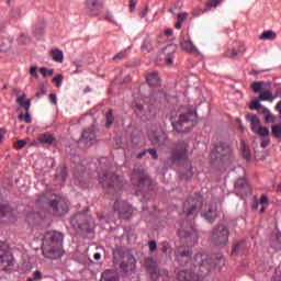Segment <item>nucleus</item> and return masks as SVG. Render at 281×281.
I'll return each instance as SVG.
<instances>
[{
	"label": "nucleus",
	"mask_w": 281,
	"mask_h": 281,
	"mask_svg": "<svg viewBox=\"0 0 281 281\" xmlns=\"http://www.w3.org/2000/svg\"><path fill=\"white\" fill-rule=\"evenodd\" d=\"M49 101H50V103L56 105L57 104V95L55 93H50Z\"/></svg>",
	"instance_id": "55"
},
{
	"label": "nucleus",
	"mask_w": 281,
	"mask_h": 281,
	"mask_svg": "<svg viewBox=\"0 0 281 281\" xmlns=\"http://www.w3.org/2000/svg\"><path fill=\"white\" fill-rule=\"evenodd\" d=\"M259 38L263 41H274L277 38V33H274V31H263Z\"/></svg>",
	"instance_id": "29"
},
{
	"label": "nucleus",
	"mask_w": 281,
	"mask_h": 281,
	"mask_svg": "<svg viewBox=\"0 0 281 281\" xmlns=\"http://www.w3.org/2000/svg\"><path fill=\"white\" fill-rule=\"evenodd\" d=\"M274 99H276V97H273V94L270 90H266V91L261 92L259 95V100L262 102H266V101L273 102Z\"/></svg>",
	"instance_id": "28"
},
{
	"label": "nucleus",
	"mask_w": 281,
	"mask_h": 281,
	"mask_svg": "<svg viewBox=\"0 0 281 281\" xmlns=\"http://www.w3.org/2000/svg\"><path fill=\"white\" fill-rule=\"evenodd\" d=\"M245 241H239L233 246L232 255H240V250L244 248Z\"/></svg>",
	"instance_id": "38"
},
{
	"label": "nucleus",
	"mask_w": 281,
	"mask_h": 281,
	"mask_svg": "<svg viewBox=\"0 0 281 281\" xmlns=\"http://www.w3.org/2000/svg\"><path fill=\"white\" fill-rule=\"evenodd\" d=\"M64 76L63 75H57L53 81L56 83V87H61V82H63Z\"/></svg>",
	"instance_id": "47"
},
{
	"label": "nucleus",
	"mask_w": 281,
	"mask_h": 281,
	"mask_svg": "<svg viewBox=\"0 0 281 281\" xmlns=\"http://www.w3.org/2000/svg\"><path fill=\"white\" fill-rule=\"evenodd\" d=\"M25 145H26V140H16L14 144V148L16 150H20V149L24 148Z\"/></svg>",
	"instance_id": "46"
},
{
	"label": "nucleus",
	"mask_w": 281,
	"mask_h": 281,
	"mask_svg": "<svg viewBox=\"0 0 281 281\" xmlns=\"http://www.w3.org/2000/svg\"><path fill=\"white\" fill-rule=\"evenodd\" d=\"M115 117L113 115V110L109 109L105 113V127L110 128L114 124Z\"/></svg>",
	"instance_id": "27"
},
{
	"label": "nucleus",
	"mask_w": 281,
	"mask_h": 281,
	"mask_svg": "<svg viewBox=\"0 0 281 281\" xmlns=\"http://www.w3.org/2000/svg\"><path fill=\"white\" fill-rule=\"evenodd\" d=\"M132 182L136 186V192H146L153 190V181L144 172H138L134 170L132 173Z\"/></svg>",
	"instance_id": "9"
},
{
	"label": "nucleus",
	"mask_w": 281,
	"mask_h": 281,
	"mask_svg": "<svg viewBox=\"0 0 281 281\" xmlns=\"http://www.w3.org/2000/svg\"><path fill=\"white\" fill-rule=\"evenodd\" d=\"M210 240L214 246L226 247L229 243V227L225 224H218L213 227Z\"/></svg>",
	"instance_id": "8"
},
{
	"label": "nucleus",
	"mask_w": 281,
	"mask_h": 281,
	"mask_svg": "<svg viewBox=\"0 0 281 281\" xmlns=\"http://www.w3.org/2000/svg\"><path fill=\"white\" fill-rule=\"evenodd\" d=\"M201 216L207 221L210 224H213L217 218V206L215 203L207 204L205 209L201 212Z\"/></svg>",
	"instance_id": "18"
},
{
	"label": "nucleus",
	"mask_w": 281,
	"mask_h": 281,
	"mask_svg": "<svg viewBox=\"0 0 281 281\" xmlns=\"http://www.w3.org/2000/svg\"><path fill=\"white\" fill-rule=\"evenodd\" d=\"M97 142V134L93 127L85 128L79 138L81 148H90Z\"/></svg>",
	"instance_id": "13"
},
{
	"label": "nucleus",
	"mask_w": 281,
	"mask_h": 281,
	"mask_svg": "<svg viewBox=\"0 0 281 281\" xmlns=\"http://www.w3.org/2000/svg\"><path fill=\"white\" fill-rule=\"evenodd\" d=\"M24 100H25V94L19 97V98H18V103H19V105H22V104L25 102Z\"/></svg>",
	"instance_id": "63"
},
{
	"label": "nucleus",
	"mask_w": 281,
	"mask_h": 281,
	"mask_svg": "<svg viewBox=\"0 0 281 281\" xmlns=\"http://www.w3.org/2000/svg\"><path fill=\"white\" fill-rule=\"evenodd\" d=\"M189 145L188 143H178L173 149H171L170 161L173 165H180L189 159Z\"/></svg>",
	"instance_id": "11"
},
{
	"label": "nucleus",
	"mask_w": 281,
	"mask_h": 281,
	"mask_svg": "<svg viewBox=\"0 0 281 281\" xmlns=\"http://www.w3.org/2000/svg\"><path fill=\"white\" fill-rule=\"evenodd\" d=\"M131 48L128 47L127 49L119 53L117 55H115L113 57V60H117V59H124L126 57V52L130 50Z\"/></svg>",
	"instance_id": "45"
},
{
	"label": "nucleus",
	"mask_w": 281,
	"mask_h": 281,
	"mask_svg": "<svg viewBox=\"0 0 281 281\" xmlns=\"http://www.w3.org/2000/svg\"><path fill=\"white\" fill-rule=\"evenodd\" d=\"M249 109L251 111H258V110L262 109V105L260 104V102L258 100H254V101H251Z\"/></svg>",
	"instance_id": "40"
},
{
	"label": "nucleus",
	"mask_w": 281,
	"mask_h": 281,
	"mask_svg": "<svg viewBox=\"0 0 281 281\" xmlns=\"http://www.w3.org/2000/svg\"><path fill=\"white\" fill-rule=\"evenodd\" d=\"M203 205V198L200 194L189 196L182 207V213L187 218V222L195 220Z\"/></svg>",
	"instance_id": "7"
},
{
	"label": "nucleus",
	"mask_w": 281,
	"mask_h": 281,
	"mask_svg": "<svg viewBox=\"0 0 281 281\" xmlns=\"http://www.w3.org/2000/svg\"><path fill=\"white\" fill-rule=\"evenodd\" d=\"M224 262L223 255H209L198 252L193 257L192 271H180L178 272V279L180 281H199L200 277L206 276L211 270L218 265Z\"/></svg>",
	"instance_id": "1"
},
{
	"label": "nucleus",
	"mask_w": 281,
	"mask_h": 281,
	"mask_svg": "<svg viewBox=\"0 0 281 281\" xmlns=\"http://www.w3.org/2000/svg\"><path fill=\"white\" fill-rule=\"evenodd\" d=\"M53 59L57 63H61L64 60V53L59 49H55L52 52Z\"/></svg>",
	"instance_id": "33"
},
{
	"label": "nucleus",
	"mask_w": 281,
	"mask_h": 281,
	"mask_svg": "<svg viewBox=\"0 0 281 281\" xmlns=\"http://www.w3.org/2000/svg\"><path fill=\"white\" fill-rule=\"evenodd\" d=\"M43 32H44V29H42V26H41L40 29H35L34 35H35V36L42 35Z\"/></svg>",
	"instance_id": "60"
},
{
	"label": "nucleus",
	"mask_w": 281,
	"mask_h": 281,
	"mask_svg": "<svg viewBox=\"0 0 281 281\" xmlns=\"http://www.w3.org/2000/svg\"><path fill=\"white\" fill-rule=\"evenodd\" d=\"M150 142L154 146L161 147L168 143V135L161 130L149 133Z\"/></svg>",
	"instance_id": "17"
},
{
	"label": "nucleus",
	"mask_w": 281,
	"mask_h": 281,
	"mask_svg": "<svg viewBox=\"0 0 281 281\" xmlns=\"http://www.w3.org/2000/svg\"><path fill=\"white\" fill-rule=\"evenodd\" d=\"M243 156L247 160L250 158V151H249L248 147L246 145H244V143H243Z\"/></svg>",
	"instance_id": "48"
},
{
	"label": "nucleus",
	"mask_w": 281,
	"mask_h": 281,
	"mask_svg": "<svg viewBox=\"0 0 281 281\" xmlns=\"http://www.w3.org/2000/svg\"><path fill=\"white\" fill-rule=\"evenodd\" d=\"M21 106L24 108L26 112H29L31 106V100L24 101Z\"/></svg>",
	"instance_id": "51"
},
{
	"label": "nucleus",
	"mask_w": 281,
	"mask_h": 281,
	"mask_svg": "<svg viewBox=\"0 0 281 281\" xmlns=\"http://www.w3.org/2000/svg\"><path fill=\"white\" fill-rule=\"evenodd\" d=\"M10 49V41L0 40V52H8Z\"/></svg>",
	"instance_id": "39"
},
{
	"label": "nucleus",
	"mask_w": 281,
	"mask_h": 281,
	"mask_svg": "<svg viewBox=\"0 0 281 281\" xmlns=\"http://www.w3.org/2000/svg\"><path fill=\"white\" fill-rule=\"evenodd\" d=\"M24 121L26 124H30L32 122L31 115L29 114V112H26L25 116H24Z\"/></svg>",
	"instance_id": "61"
},
{
	"label": "nucleus",
	"mask_w": 281,
	"mask_h": 281,
	"mask_svg": "<svg viewBox=\"0 0 281 281\" xmlns=\"http://www.w3.org/2000/svg\"><path fill=\"white\" fill-rule=\"evenodd\" d=\"M180 47H182V50L189 54H194L196 52V47L189 38H183L182 42H180Z\"/></svg>",
	"instance_id": "24"
},
{
	"label": "nucleus",
	"mask_w": 281,
	"mask_h": 281,
	"mask_svg": "<svg viewBox=\"0 0 281 281\" xmlns=\"http://www.w3.org/2000/svg\"><path fill=\"white\" fill-rule=\"evenodd\" d=\"M156 248H157L156 241L155 240H150V243H149L150 251L154 252L156 250Z\"/></svg>",
	"instance_id": "56"
},
{
	"label": "nucleus",
	"mask_w": 281,
	"mask_h": 281,
	"mask_svg": "<svg viewBox=\"0 0 281 281\" xmlns=\"http://www.w3.org/2000/svg\"><path fill=\"white\" fill-rule=\"evenodd\" d=\"M153 49H154L153 42L149 38L145 40L142 46V50L145 53H149Z\"/></svg>",
	"instance_id": "34"
},
{
	"label": "nucleus",
	"mask_w": 281,
	"mask_h": 281,
	"mask_svg": "<svg viewBox=\"0 0 281 281\" xmlns=\"http://www.w3.org/2000/svg\"><path fill=\"white\" fill-rule=\"evenodd\" d=\"M99 183L108 189L109 192L117 191L124 186L122 178L111 171L108 166L99 172Z\"/></svg>",
	"instance_id": "6"
},
{
	"label": "nucleus",
	"mask_w": 281,
	"mask_h": 281,
	"mask_svg": "<svg viewBox=\"0 0 281 281\" xmlns=\"http://www.w3.org/2000/svg\"><path fill=\"white\" fill-rule=\"evenodd\" d=\"M37 139L44 146H52V144L55 142V137L52 133L40 134Z\"/></svg>",
	"instance_id": "23"
},
{
	"label": "nucleus",
	"mask_w": 281,
	"mask_h": 281,
	"mask_svg": "<svg viewBox=\"0 0 281 281\" xmlns=\"http://www.w3.org/2000/svg\"><path fill=\"white\" fill-rule=\"evenodd\" d=\"M265 121H266L267 124H269V123H274L276 116H274L271 112H269V113L265 116Z\"/></svg>",
	"instance_id": "44"
},
{
	"label": "nucleus",
	"mask_w": 281,
	"mask_h": 281,
	"mask_svg": "<svg viewBox=\"0 0 281 281\" xmlns=\"http://www.w3.org/2000/svg\"><path fill=\"white\" fill-rule=\"evenodd\" d=\"M195 120L196 113L187 108H180L176 115H171V125H173L176 132L186 133L195 126Z\"/></svg>",
	"instance_id": "4"
},
{
	"label": "nucleus",
	"mask_w": 281,
	"mask_h": 281,
	"mask_svg": "<svg viewBox=\"0 0 281 281\" xmlns=\"http://www.w3.org/2000/svg\"><path fill=\"white\" fill-rule=\"evenodd\" d=\"M212 155L215 158H220L222 161L232 159V147L227 143H220Z\"/></svg>",
	"instance_id": "15"
},
{
	"label": "nucleus",
	"mask_w": 281,
	"mask_h": 281,
	"mask_svg": "<svg viewBox=\"0 0 281 281\" xmlns=\"http://www.w3.org/2000/svg\"><path fill=\"white\" fill-rule=\"evenodd\" d=\"M41 74L46 77V76H53L54 75V70L53 69H47L45 67L40 69Z\"/></svg>",
	"instance_id": "43"
},
{
	"label": "nucleus",
	"mask_w": 281,
	"mask_h": 281,
	"mask_svg": "<svg viewBox=\"0 0 281 281\" xmlns=\"http://www.w3.org/2000/svg\"><path fill=\"white\" fill-rule=\"evenodd\" d=\"M187 18H188V13L186 12L178 13V20L180 22H183L184 20H187Z\"/></svg>",
	"instance_id": "53"
},
{
	"label": "nucleus",
	"mask_w": 281,
	"mask_h": 281,
	"mask_svg": "<svg viewBox=\"0 0 281 281\" xmlns=\"http://www.w3.org/2000/svg\"><path fill=\"white\" fill-rule=\"evenodd\" d=\"M57 178L61 179V181H65L67 178V169L65 167L57 168Z\"/></svg>",
	"instance_id": "36"
},
{
	"label": "nucleus",
	"mask_w": 281,
	"mask_h": 281,
	"mask_svg": "<svg viewBox=\"0 0 281 281\" xmlns=\"http://www.w3.org/2000/svg\"><path fill=\"white\" fill-rule=\"evenodd\" d=\"M270 144V138L269 137H263V140H261V147L267 148Z\"/></svg>",
	"instance_id": "52"
},
{
	"label": "nucleus",
	"mask_w": 281,
	"mask_h": 281,
	"mask_svg": "<svg viewBox=\"0 0 281 281\" xmlns=\"http://www.w3.org/2000/svg\"><path fill=\"white\" fill-rule=\"evenodd\" d=\"M277 110L280 112V117H281V101L277 104Z\"/></svg>",
	"instance_id": "64"
},
{
	"label": "nucleus",
	"mask_w": 281,
	"mask_h": 281,
	"mask_svg": "<svg viewBox=\"0 0 281 281\" xmlns=\"http://www.w3.org/2000/svg\"><path fill=\"white\" fill-rule=\"evenodd\" d=\"M13 266V255L10 249L0 248V270L8 271Z\"/></svg>",
	"instance_id": "16"
},
{
	"label": "nucleus",
	"mask_w": 281,
	"mask_h": 281,
	"mask_svg": "<svg viewBox=\"0 0 281 281\" xmlns=\"http://www.w3.org/2000/svg\"><path fill=\"white\" fill-rule=\"evenodd\" d=\"M147 13H148V8L146 7L145 9H143V10L140 11L139 16H140L142 19H144V18L147 15Z\"/></svg>",
	"instance_id": "59"
},
{
	"label": "nucleus",
	"mask_w": 281,
	"mask_h": 281,
	"mask_svg": "<svg viewBox=\"0 0 281 281\" xmlns=\"http://www.w3.org/2000/svg\"><path fill=\"white\" fill-rule=\"evenodd\" d=\"M30 74H31L33 77L38 78L37 68H36V67H31Z\"/></svg>",
	"instance_id": "57"
},
{
	"label": "nucleus",
	"mask_w": 281,
	"mask_h": 281,
	"mask_svg": "<svg viewBox=\"0 0 281 281\" xmlns=\"http://www.w3.org/2000/svg\"><path fill=\"white\" fill-rule=\"evenodd\" d=\"M246 120L250 123V130L255 133L261 125L260 119L256 114H247Z\"/></svg>",
	"instance_id": "22"
},
{
	"label": "nucleus",
	"mask_w": 281,
	"mask_h": 281,
	"mask_svg": "<svg viewBox=\"0 0 281 281\" xmlns=\"http://www.w3.org/2000/svg\"><path fill=\"white\" fill-rule=\"evenodd\" d=\"M254 134L258 135L261 138H267L270 134V131L267 126L260 125Z\"/></svg>",
	"instance_id": "30"
},
{
	"label": "nucleus",
	"mask_w": 281,
	"mask_h": 281,
	"mask_svg": "<svg viewBox=\"0 0 281 281\" xmlns=\"http://www.w3.org/2000/svg\"><path fill=\"white\" fill-rule=\"evenodd\" d=\"M49 205L53 210V214L57 216H63L69 211V202L67 199L61 198L56 194H52L48 199Z\"/></svg>",
	"instance_id": "10"
},
{
	"label": "nucleus",
	"mask_w": 281,
	"mask_h": 281,
	"mask_svg": "<svg viewBox=\"0 0 281 281\" xmlns=\"http://www.w3.org/2000/svg\"><path fill=\"white\" fill-rule=\"evenodd\" d=\"M101 281H120V276L116 271L106 270L102 273Z\"/></svg>",
	"instance_id": "25"
},
{
	"label": "nucleus",
	"mask_w": 281,
	"mask_h": 281,
	"mask_svg": "<svg viewBox=\"0 0 281 281\" xmlns=\"http://www.w3.org/2000/svg\"><path fill=\"white\" fill-rule=\"evenodd\" d=\"M33 278L35 281H41L42 278H43V274L41 271L36 270L34 273H33Z\"/></svg>",
	"instance_id": "49"
},
{
	"label": "nucleus",
	"mask_w": 281,
	"mask_h": 281,
	"mask_svg": "<svg viewBox=\"0 0 281 281\" xmlns=\"http://www.w3.org/2000/svg\"><path fill=\"white\" fill-rule=\"evenodd\" d=\"M114 212L117 213L119 218L130 220L133 214V209L130 204L122 200H116L114 202Z\"/></svg>",
	"instance_id": "14"
},
{
	"label": "nucleus",
	"mask_w": 281,
	"mask_h": 281,
	"mask_svg": "<svg viewBox=\"0 0 281 281\" xmlns=\"http://www.w3.org/2000/svg\"><path fill=\"white\" fill-rule=\"evenodd\" d=\"M272 136L274 138L281 139V125H273L272 126Z\"/></svg>",
	"instance_id": "37"
},
{
	"label": "nucleus",
	"mask_w": 281,
	"mask_h": 281,
	"mask_svg": "<svg viewBox=\"0 0 281 281\" xmlns=\"http://www.w3.org/2000/svg\"><path fill=\"white\" fill-rule=\"evenodd\" d=\"M45 93H47V88H45L44 85H41L40 91L36 92V98L41 99L42 97L45 95Z\"/></svg>",
	"instance_id": "42"
},
{
	"label": "nucleus",
	"mask_w": 281,
	"mask_h": 281,
	"mask_svg": "<svg viewBox=\"0 0 281 281\" xmlns=\"http://www.w3.org/2000/svg\"><path fill=\"white\" fill-rule=\"evenodd\" d=\"M146 81L149 87H160L161 79L157 71H149L145 75Z\"/></svg>",
	"instance_id": "20"
},
{
	"label": "nucleus",
	"mask_w": 281,
	"mask_h": 281,
	"mask_svg": "<svg viewBox=\"0 0 281 281\" xmlns=\"http://www.w3.org/2000/svg\"><path fill=\"white\" fill-rule=\"evenodd\" d=\"M113 263L119 266L123 272L127 273L135 269L136 259L126 249L116 247L113 250Z\"/></svg>",
	"instance_id": "5"
},
{
	"label": "nucleus",
	"mask_w": 281,
	"mask_h": 281,
	"mask_svg": "<svg viewBox=\"0 0 281 281\" xmlns=\"http://www.w3.org/2000/svg\"><path fill=\"white\" fill-rule=\"evenodd\" d=\"M70 225L75 229L89 231L90 228L94 227V222L89 220L86 213H76L70 218Z\"/></svg>",
	"instance_id": "12"
},
{
	"label": "nucleus",
	"mask_w": 281,
	"mask_h": 281,
	"mask_svg": "<svg viewBox=\"0 0 281 281\" xmlns=\"http://www.w3.org/2000/svg\"><path fill=\"white\" fill-rule=\"evenodd\" d=\"M177 52V45L170 44L167 47L162 49V54L167 57L173 56V54Z\"/></svg>",
	"instance_id": "31"
},
{
	"label": "nucleus",
	"mask_w": 281,
	"mask_h": 281,
	"mask_svg": "<svg viewBox=\"0 0 281 281\" xmlns=\"http://www.w3.org/2000/svg\"><path fill=\"white\" fill-rule=\"evenodd\" d=\"M251 88H252V91H255V93H259L262 89V82L261 81L254 82L251 85Z\"/></svg>",
	"instance_id": "41"
},
{
	"label": "nucleus",
	"mask_w": 281,
	"mask_h": 281,
	"mask_svg": "<svg viewBox=\"0 0 281 281\" xmlns=\"http://www.w3.org/2000/svg\"><path fill=\"white\" fill-rule=\"evenodd\" d=\"M193 177V167L190 161L186 162V172L183 173L184 179H191Z\"/></svg>",
	"instance_id": "32"
},
{
	"label": "nucleus",
	"mask_w": 281,
	"mask_h": 281,
	"mask_svg": "<svg viewBox=\"0 0 281 281\" xmlns=\"http://www.w3.org/2000/svg\"><path fill=\"white\" fill-rule=\"evenodd\" d=\"M260 204H261V205H268V198H267L266 195H262V196L260 198Z\"/></svg>",
	"instance_id": "58"
},
{
	"label": "nucleus",
	"mask_w": 281,
	"mask_h": 281,
	"mask_svg": "<svg viewBox=\"0 0 281 281\" xmlns=\"http://www.w3.org/2000/svg\"><path fill=\"white\" fill-rule=\"evenodd\" d=\"M135 114L139 117L145 116L144 105L142 103L136 102L134 108Z\"/></svg>",
	"instance_id": "35"
},
{
	"label": "nucleus",
	"mask_w": 281,
	"mask_h": 281,
	"mask_svg": "<svg viewBox=\"0 0 281 281\" xmlns=\"http://www.w3.org/2000/svg\"><path fill=\"white\" fill-rule=\"evenodd\" d=\"M146 150H147V154H149L153 157V159L156 160L158 158L156 149H146Z\"/></svg>",
	"instance_id": "50"
},
{
	"label": "nucleus",
	"mask_w": 281,
	"mask_h": 281,
	"mask_svg": "<svg viewBox=\"0 0 281 281\" xmlns=\"http://www.w3.org/2000/svg\"><path fill=\"white\" fill-rule=\"evenodd\" d=\"M64 235L60 232L50 231L45 234L43 255L48 259H59L63 256Z\"/></svg>",
	"instance_id": "3"
},
{
	"label": "nucleus",
	"mask_w": 281,
	"mask_h": 281,
	"mask_svg": "<svg viewBox=\"0 0 281 281\" xmlns=\"http://www.w3.org/2000/svg\"><path fill=\"white\" fill-rule=\"evenodd\" d=\"M12 212L10 205L0 203V218H8L10 221Z\"/></svg>",
	"instance_id": "26"
},
{
	"label": "nucleus",
	"mask_w": 281,
	"mask_h": 281,
	"mask_svg": "<svg viewBox=\"0 0 281 281\" xmlns=\"http://www.w3.org/2000/svg\"><path fill=\"white\" fill-rule=\"evenodd\" d=\"M178 236L182 240V243L186 244L187 248L182 249L180 248L176 252V259L178 260V263L180 266L184 267L189 265V261L191 260L192 256V249L190 247H193L199 239L196 229L190 224L188 227L186 224H183L180 229H178Z\"/></svg>",
	"instance_id": "2"
},
{
	"label": "nucleus",
	"mask_w": 281,
	"mask_h": 281,
	"mask_svg": "<svg viewBox=\"0 0 281 281\" xmlns=\"http://www.w3.org/2000/svg\"><path fill=\"white\" fill-rule=\"evenodd\" d=\"M166 64L167 65H172L173 64V56H167Z\"/></svg>",
	"instance_id": "62"
},
{
	"label": "nucleus",
	"mask_w": 281,
	"mask_h": 281,
	"mask_svg": "<svg viewBox=\"0 0 281 281\" xmlns=\"http://www.w3.org/2000/svg\"><path fill=\"white\" fill-rule=\"evenodd\" d=\"M86 7L93 14H98V12L103 9V2L101 0H87L86 1Z\"/></svg>",
	"instance_id": "21"
},
{
	"label": "nucleus",
	"mask_w": 281,
	"mask_h": 281,
	"mask_svg": "<svg viewBox=\"0 0 281 281\" xmlns=\"http://www.w3.org/2000/svg\"><path fill=\"white\" fill-rule=\"evenodd\" d=\"M269 112H270L269 109L266 108V106H261L260 110H259V113L261 115H263L265 117L268 115Z\"/></svg>",
	"instance_id": "54"
},
{
	"label": "nucleus",
	"mask_w": 281,
	"mask_h": 281,
	"mask_svg": "<svg viewBox=\"0 0 281 281\" xmlns=\"http://www.w3.org/2000/svg\"><path fill=\"white\" fill-rule=\"evenodd\" d=\"M250 186L247 183V180L245 178H239L235 183V192L238 195H247L248 193H250Z\"/></svg>",
	"instance_id": "19"
}]
</instances>
